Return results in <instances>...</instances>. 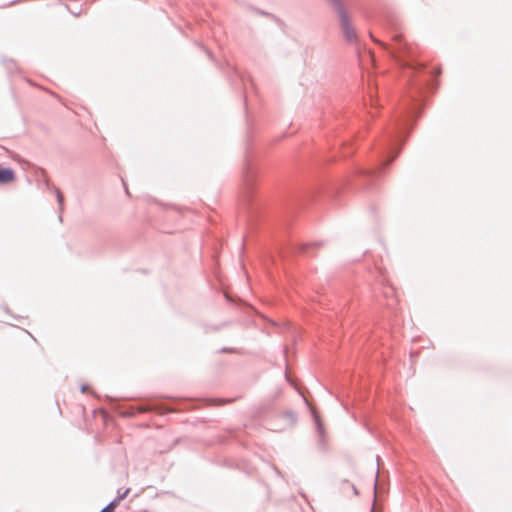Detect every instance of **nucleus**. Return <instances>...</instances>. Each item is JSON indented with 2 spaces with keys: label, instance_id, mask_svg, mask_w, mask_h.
<instances>
[{
  "label": "nucleus",
  "instance_id": "obj_4",
  "mask_svg": "<svg viewBox=\"0 0 512 512\" xmlns=\"http://www.w3.org/2000/svg\"><path fill=\"white\" fill-rule=\"evenodd\" d=\"M90 391V387L88 385H83L81 387V392L82 393H88Z\"/></svg>",
  "mask_w": 512,
  "mask_h": 512
},
{
  "label": "nucleus",
  "instance_id": "obj_1",
  "mask_svg": "<svg viewBox=\"0 0 512 512\" xmlns=\"http://www.w3.org/2000/svg\"><path fill=\"white\" fill-rule=\"evenodd\" d=\"M340 22L346 38L350 41L354 40L356 34L349 22L347 15L343 11L340 12Z\"/></svg>",
  "mask_w": 512,
  "mask_h": 512
},
{
  "label": "nucleus",
  "instance_id": "obj_2",
  "mask_svg": "<svg viewBox=\"0 0 512 512\" xmlns=\"http://www.w3.org/2000/svg\"><path fill=\"white\" fill-rule=\"evenodd\" d=\"M15 180V173L10 168L0 167V184L11 183Z\"/></svg>",
  "mask_w": 512,
  "mask_h": 512
},
{
  "label": "nucleus",
  "instance_id": "obj_3",
  "mask_svg": "<svg viewBox=\"0 0 512 512\" xmlns=\"http://www.w3.org/2000/svg\"><path fill=\"white\" fill-rule=\"evenodd\" d=\"M115 508V503L109 504L107 507H105L101 512H112Z\"/></svg>",
  "mask_w": 512,
  "mask_h": 512
},
{
  "label": "nucleus",
  "instance_id": "obj_6",
  "mask_svg": "<svg viewBox=\"0 0 512 512\" xmlns=\"http://www.w3.org/2000/svg\"><path fill=\"white\" fill-rule=\"evenodd\" d=\"M400 38H401V36H395V37H394V39H395V40H397V41H399V40H400Z\"/></svg>",
  "mask_w": 512,
  "mask_h": 512
},
{
  "label": "nucleus",
  "instance_id": "obj_5",
  "mask_svg": "<svg viewBox=\"0 0 512 512\" xmlns=\"http://www.w3.org/2000/svg\"><path fill=\"white\" fill-rule=\"evenodd\" d=\"M133 409H134V408L130 406V412H129V415H130V416L134 414Z\"/></svg>",
  "mask_w": 512,
  "mask_h": 512
}]
</instances>
